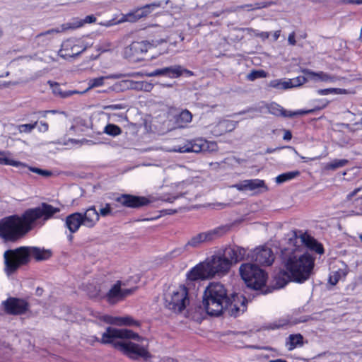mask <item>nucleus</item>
Here are the masks:
<instances>
[{
    "instance_id": "nucleus-9",
    "label": "nucleus",
    "mask_w": 362,
    "mask_h": 362,
    "mask_svg": "<svg viewBox=\"0 0 362 362\" xmlns=\"http://www.w3.org/2000/svg\"><path fill=\"white\" fill-rule=\"evenodd\" d=\"M124 284L117 280L111 286L108 291L103 296V299L110 305H115L123 300L128 296L134 294L138 289L137 286H134L129 288H122Z\"/></svg>"
},
{
    "instance_id": "nucleus-57",
    "label": "nucleus",
    "mask_w": 362,
    "mask_h": 362,
    "mask_svg": "<svg viewBox=\"0 0 362 362\" xmlns=\"http://www.w3.org/2000/svg\"><path fill=\"white\" fill-rule=\"evenodd\" d=\"M9 85H10V82L4 83H1L0 82V89L2 88H4V87H8Z\"/></svg>"
},
{
    "instance_id": "nucleus-36",
    "label": "nucleus",
    "mask_w": 362,
    "mask_h": 362,
    "mask_svg": "<svg viewBox=\"0 0 362 362\" xmlns=\"http://www.w3.org/2000/svg\"><path fill=\"white\" fill-rule=\"evenodd\" d=\"M73 47H61V48L58 51V54L64 58V59H69L74 57L75 55L78 54L79 52L74 53L73 52Z\"/></svg>"
},
{
    "instance_id": "nucleus-38",
    "label": "nucleus",
    "mask_w": 362,
    "mask_h": 362,
    "mask_svg": "<svg viewBox=\"0 0 362 362\" xmlns=\"http://www.w3.org/2000/svg\"><path fill=\"white\" fill-rule=\"evenodd\" d=\"M21 168H28L30 172L37 173V174H38L42 177H50L53 174L51 170H44V169L38 168L37 167L29 166L28 164H27L26 167H21Z\"/></svg>"
},
{
    "instance_id": "nucleus-64",
    "label": "nucleus",
    "mask_w": 362,
    "mask_h": 362,
    "mask_svg": "<svg viewBox=\"0 0 362 362\" xmlns=\"http://www.w3.org/2000/svg\"><path fill=\"white\" fill-rule=\"evenodd\" d=\"M360 279L362 281V275L360 276Z\"/></svg>"
},
{
    "instance_id": "nucleus-30",
    "label": "nucleus",
    "mask_w": 362,
    "mask_h": 362,
    "mask_svg": "<svg viewBox=\"0 0 362 362\" xmlns=\"http://www.w3.org/2000/svg\"><path fill=\"white\" fill-rule=\"evenodd\" d=\"M348 274L346 269H339L337 271L332 272L328 279V283L332 286H335L341 279H344Z\"/></svg>"
},
{
    "instance_id": "nucleus-34",
    "label": "nucleus",
    "mask_w": 362,
    "mask_h": 362,
    "mask_svg": "<svg viewBox=\"0 0 362 362\" xmlns=\"http://www.w3.org/2000/svg\"><path fill=\"white\" fill-rule=\"evenodd\" d=\"M104 133L112 136H117L122 133V130L115 124H107L104 128Z\"/></svg>"
},
{
    "instance_id": "nucleus-45",
    "label": "nucleus",
    "mask_w": 362,
    "mask_h": 362,
    "mask_svg": "<svg viewBox=\"0 0 362 362\" xmlns=\"http://www.w3.org/2000/svg\"><path fill=\"white\" fill-rule=\"evenodd\" d=\"M136 88L146 92H150L153 88V85L151 83L146 81H141L136 83Z\"/></svg>"
},
{
    "instance_id": "nucleus-61",
    "label": "nucleus",
    "mask_w": 362,
    "mask_h": 362,
    "mask_svg": "<svg viewBox=\"0 0 362 362\" xmlns=\"http://www.w3.org/2000/svg\"><path fill=\"white\" fill-rule=\"evenodd\" d=\"M358 124H361L362 126V118L361 119L360 122L355 123V125L358 126Z\"/></svg>"
},
{
    "instance_id": "nucleus-42",
    "label": "nucleus",
    "mask_w": 362,
    "mask_h": 362,
    "mask_svg": "<svg viewBox=\"0 0 362 362\" xmlns=\"http://www.w3.org/2000/svg\"><path fill=\"white\" fill-rule=\"evenodd\" d=\"M288 324V321L286 320H279L278 321H275L272 323H269L267 325V329H278L281 327H284V326H286Z\"/></svg>"
},
{
    "instance_id": "nucleus-47",
    "label": "nucleus",
    "mask_w": 362,
    "mask_h": 362,
    "mask_svg": "<svg viewBox=\"0 0 362 362\" xmlns=\"http://www.w3.org/2000/svg\"><path fill=\"white\" fill-rule=\"evenodd\" d=\"M314 112V110H299L298 112H291L289 113V115L288 117H291L294 115H307V114H309V113H312Z\"/></svg>"
},
{
    "instance_id": "nucleus-2",
    "label": "nucleus",
    "mask_w": 362,
    "mask_h": 362,
    "mask_svg": "<svg viewBox=\"0 0 362 362\" xmlns=\"http://www.w3.org/2000/svg\"><path fill=\"white\" fill-rule=\"evenodd\" d=\"M282 269L274 276L275 286L281 288L289 282L303 284L310 277L315 259L310 255L298 256L293 250L284 249L281 252Z\"/></svg>"
},
{
    "instance_id": "nucleus-35",
    "label": "nucleus",
    "mask_w": 362,
    "mask_h": 362,
    "mask_svg": "<svg viewBox=\"0 0 362 362\" xmlns=\"http://www.w3.org/2000/svg\"><path fill=\"white\" fill-rule=\"evenodd\" d=\"M268 109L269 112L275 116L288 117L289 115V114L286 113V110L276 103H272Z\"/></svg>"
},
{
    "instance_id": "nucleus-29",
    "label": "nucleus",
    "mask_w": 362,
    "mask_h": 362,
    "mask_svg": "<svg viewBox=\"0 0 362 362\" xmlns=\"http://www.w3.org/2000/svg\"><path fill=\"white\" fill-rule=\"evenodd\" d=\"M28 248L30 257H33L37 261L46 260L52 256V252L49 250L40 249L36 247Z\"/></svg>"
},
{
    "instance_id": "nucleus-48",
    "label": "nucleus",
    "mask_w": 362,
    "mask_h": 362,
    "mask_svg": "<svg viewBox=\"0 0 362 362\" xmlns=\"http://www.w3.org/2000/svg\"><path fill=\"white\" fill-rule=\"evenodd\" d=\"M49 125L46 122L41 121L40 122V125L38 126V130L41 132H46L48 131Z\"/></svg>"
},
{
    "instance_id": "nucleus-20",
    "label": "nucleus",
    "mask_w": 362,
    "mask_h": 362,
    "mask_svg": "<svg viewBox=\"0 0 362 362\" xmlns=\"http://www.w3.org/2000/svg\"><path fill=\"white\" fill-rule=\"evenodd\" d=\"M235 187L240 190V191H244V190H250V191H255L257 190V192H262L267 191L268 187L265 185V182L262 180L259 179H251V180H246L243 182L236 184L235 185Z\"/></svg>"
},
{
    "instance_id": "nucleus-32",
    "label": "nucleus",
    "mask_w": 362,
    "mask_h": 362,
    "mask_svg": "<svg viewBox=\"0 0 362 362\" xmlns=\"http://www.w3.org/2000/svg\"><path fill=\"white\" fill-rule=\"evenodd\" d=\"M349 163V160L347 159H334L332 161L327 163L324 166V170H335L337 168L344 167Z\"/></svg>"
},
{
    "instance_id": "nucleus-59",
    "label": "nucleus",
    "mask_w": 362,
    "mask_h": 362,
    "mask_svg": "<svg viewBox=\"0 0 362 362\" xmlns=\"http://www.w3.org/2000/svg\"><path fill=\"white\" fill-rule=\"evenodd\" d=\"M301 158L305 161V162H308V160H314V158H308V157H301Z\"/></svg>"
},
{
    "instance_id": "nucleus-14",
    "label": "nucleus",
    "mask_w": 362,
    "mask_h": 362,
    "mask_svg": "<svg viewBox=\"0 0 362 362\" xmlns=\"http://www.w3.org/2000/svg\"><path fill=\"white\" fill-rule=\"evenodd\" d=\"M210 142L202 138L186 140L178 146L177 151L180 153H201L209 151Z\"/></svg>"
},
{
    "instance_id": "nucleus-8",
    "label": "nucleus",
    "mask_w": 362,
    "mask_h": 362,
    "mask_svg": "<svg viewBox=\"0 0 362 362\" xmlns=\"http://www.w3.org/2000/svg\"><path fill=\"white\" fill-rule=\"evenodd\" d=\"M211 278L226 276L231 269V264L223 252L213 255L206 259Z\"/></svg>"
},
{
    "instance_id": "nucleus-37",
    "label": "nucleus",
    "mask_w": 362,
    "mask_h": 362,
    "mask_svg": "<svg viewBox=\"0 0 362 362\" xmlns=\"http://www.w3.org/2000/svg\"><path fill=\"white\" fill-rule=\"evenodd\" d=\"M139 16H137V13L136 9L129 11L127 14L122 16V18L119 21V23L123 22H131L134 23L139 21Z\"/></svg>"
},
{
    "instance_id": "nucleus-31",
    "label": "nucleus",
    "mask_w": 362,
    "mask_h": 362,
    "mask_svg": "<svg viewBox=\"0 0 362 362\" xmlns=\"http://www.w3.org/2000/svg\"><path fill=\"white\" fill-rule=\"evenodd\" d=\"M160 2H154L152 4H146L142 7L136 8L137 16H139V18H143L148 16L153 8H158L160 6Z\"/></svg>"
},
{
    "instance_id": "nucleus-43",
    "label": "nucleus",
    "mask_w": 362,
    "mask_h": 362,
    "mask_svg": "<svg viewBox=\"0 0 362 362\" xmlns=\"http://www.w3.org/2000/svg\"><path fill=\"white\" fill-rule=\"evenodd\" d=\"M37 122L33 124H23L18 126V130L21 133H30L37 126Z\"/></svg>"
},
{
    "instance_id": "nucleus-62",
    "label": "nucleus",
    "mask_w": 362,
    "mask_h": 362,
    "mask_svg": "<svg viewBox=\"0 0 362 362\" xmlns=\"http://www.w3.org/2000/svg\"><path fill=\"white\" fill-rule=\"evenodd\" d=\"M2 35H3V31H2L1 28L0 27V37L2 36Z\"/></svg>"
},
{
    "instance_id": "nucleus-21",
    "label": "nucleus",
    "mask_w": 362,
    "mask_h": 362,
    "mask_svg": "<svg viewBox=\"0 0 362 362\" xmlns=\"http://www.w3.org/2000/svg\"><path fill=\"white\" fill-rule=\"evenodd\" d=\"M103 320L107 323L117 326L139 327L141 325L139 321L134 320L131 316L112 317L110 315H104Z\"/></svg>"
},
{
    "instance_id": "nucleus-58",
    "label": "nucleus",
    "mask_w": 362,
    "mask_h": 362,
    "mask_svg": "<svg viewBox=\"0 0 362 362\" xmlns=\"http://www.w3.org/2000/svg\"><path fill=\"white\" fill-rule=\"evenodd\" d=\"M110 108H112L113 110L120 109L121 108V105H113L110 106Z\"/></svg>"
},
{
    "instance_id": "nucleus-25",
    "label": "nucleus",
    "mask_w": 362,
    "mask_h": 362,
    "mask_svg": "<svg viewBox=\"0 0 362 362\" xmlns=\"http://www.w3.org/2000/svg\"><path fill=\"white\" fill-rule=\"evenodd\" d=\"M182 75H185L186 77H191L194 76L193 71L187 69L182 66L181 65H174L168 66V77L170 78H177Z\"/></svg>"
},
{
    "instance_id": "nucleus-19",
    "label": "nucleus",
    "mask_w": 362,
    "mask_h": 362,
    "mask_svg": "<svg viewBox=\"0 0 362 362\" xmlns=\"http://www.w3.org/2000/svg\"><path fill=\"white\" fill-rule=\"evenodd\" d=\"M223 253L226 256L228 260L230 262L231 267L233 264H237L244 260L245 257L247 259H248V253H247V250L236 245L226 247L224 250Z\"/></svg>"
},
{
    "instance_id": "nucleus-11",
    "label": "nucleus",
    "mask_w": 362,
    "mask_h": 362,
    "mask_svg": "<svg viewBox=\"0 0 362 362\" xmlns=\"http://www.w3.org/2000/svg\"><path fill=\"white\" fill-rule=\"evenodd\" d=\"M247 259L256 265L271 266L275 260V255L272 248L267 245L256 247L247 254Z\"/></svg>"
},
{
    "instance_id": "nucleus-1",
    "label": "nucleus",
    "mask_w": 362,
    "mask_h": 362,
    "mask_svg": "<svg viewBox=\"0 0 362 362\" xmlns=\"http://www.w3.org/2000/svg\"><path fill=\"white\" fill-rule=\"evenodd\" d=\"M59 211V208L42 202L37 207L25 210L21 216L14 214L4 217L0 220V237L6 241H16L37 224L43 226Z\"/></svg>"
},
{
    "instance_id": "nucleus-56",
    "label": "nucleus",
    "mask_w": 362,
    "mask_h": 362,
    "mask_svg": "<svg viewBox=\"0 0 362 362\" xmlns=\"http://www.w3.org/2000/svg\"><path fill=\"white\" fill-rule=\"evenodd\" d=\"M269 362H287V361L282 358H277L274 360H270Z\"/></svg>"
},
{
    "instance_id": "nucleus-40",
    "label": "nucleus",
    "mask_w": 362,
    "mask_h": 362,
    "mask_svg": "<svg viewBox=\"0 0 362 362\" xmlns=\"http://www.w3.org/2000/svg\"><path fill=\"white\" fill-rule=\"evenodd\" d=\"M269 86L276 89L286 90L288 89V84L287 81H283L281 79H275L269 82Z\"/></svg>"
},
{
    "instance_id": "nucleus-41",
    "label": "nucleus",
    "mask_w": 362,
    "mask_h": 362,
    "mask_svg": "<svg viewBox=\"0 0 362 362\" xmlns=\"http://www.w3.org/2000/svg\"><path fill=\"white\" fill-rule=\"evenodd\" d=\"M267 74L264 70H252L247 76L249 81H255L257 78L266 77Z\"/></svg>"
},
{
    "instance_id": "nucleus-39",
    "label": "nucleus",
    "mask_w": 362,
    "mask_h": 362,
    "mask_svg": "<svg viewBox=\"0 0 362 362\" xmlns=\"http://www.w3.org/2000/svg\"><path fill=\"white\" fill-rule=\"evenodd\" d=\"M108 76H100L98 78H90L88 81V88L91 89L95 87L102 86L104 85V81L105 78H108Z\"/></svg>"
},
{
    "instance_id": "nucleus-27",
    "label": "nucleus",
    "mask_w": 362,
    "mask_h": 362,
    "mask_svg": "<svg viewBox=\"0 0 362 362\" xmlns=\"http://www.w3.org/2000/svg\"><path fill=\"white\" fill-rule=\"evenodd\" d=\"M304 345V337L301 334H291L285 341V346L288 351H293Z\"/></svg>"
},
{
    "instance_id": "nucleus-60",
    "label": "nucleus",
    "mask_w": 362,
    "mask_h": 362,
    "mask_svg": "<svg viewBox=\"0 0 362 362\" xmlns=\"http://www.w3.org/2000/svg\"><path fill=\"white\" fill-rule=\"evenodd\" d=\"M68 239L70 242L72 241L73 240V235H72V233H71L69 236H68Z\"/></svg>"
},
{
    "instance_id": "nucleus-26",
    "label": "nucleus",
    "mask_w": 362,
    "mask_h": 362,
    "mask_svg": "<svg viewBox=\"0 0 362 362\" xmlns=\"http://www.w3.org/2000/svg\"><path fill=\"white\" fill-rule=\"evenodd\" d=\"M192 112L185 109L175 116V124L177 128H186L192 121Z\"/></svg>"
},
{
    "instance_id": "nucleus-28",
    "label": "nucleus",
    "mask_w": 362,
    "mask_h": 362,
    "mask_svg": "<svg viewBox=\"0 0 362 362\" xmlns=\"http://www.w3.org/2000/svg\"><path fill=\"white\" fill-rule=\"evenodd\" d=\"M11 154L10 151H0V165H11L16 168L27 166V164L25 163L10 158Z\"/></svg>"
},
{
    "instance_id": "nucleus-53",
    "label": "nucleus",
    "mask_w": 362,
    "mask_h": 362,
    "mask_svg": "<svg viewBox=\"0 0 362 362\" xmlns=\"http://www.w3.org/2000/svg\"><path fill=\"white\" fill-rule=\"evenodd\" d=\"M288 41L291 45H294L296 43L295 33L293 32L288 35Z\"/></svg>"
},
{
    "instance_id": "nucleus-49",
    "label": "nucleus",
    "mask_w": 362,
    "mask_h": 362,
    "mask_svg": "<svg viewBox=\"0 0 362 362\" xmlns=\"http://www.w3.org/2000/svg\"><path fill=\"white\" fill-rule=\"evenodd\" d=\"M282 131L284 132L283 139L285 141L291 140L292 136H293L291 132L288 129H282Z\"/></svg>"
},
{
    "instance_id": "nucleus-3",
    "label": "nucleus",
    "mask_w": 362,
    "mask_h": 362,
    "mask_svg": "<svg viewBox=\"0 0 362 362\" xmlns=\"http://www.w3.org/2000/svg\"><path fill=\"white\" fill-rule=\"evenodd\" d=\"M117 339H132L137 341H142L144 339L130 329L109 327L103 334L100 342L104 344H112L115 349L132 360L142 359L144 361H148L152 358V355L148 350L147 344L144 346L132 341H115Z\"/></svg>"
},
{
    "instance_id": "nucleus-16",
    "label": "nucleus",
    "mask_w": 362,
    "mask_h": 362,
    "mask_svg": "<svg viewBox=\"0 0 362 362\" xmlns=\"http://www.w3.org/2000/svg\"><path fill=\"white\" fill-rule=\"evenodd\" d=\"M299 233H300V234L298 235V231L293 230L292 233V236L289 238V240H296L298 238H300L301 242L308 250L313 251L319 255L324 254L325 250L322 244L319 243L316 239H315L310 235L308 234L306 232L302 233L301 231H299Z\"/></svg>"
},
{
    "instance_id": "nucleus-15",
    "label": "nucleus",
    "mask_w": 362,
    "mask_h": 362,
    "mask_svg": "<svg viewBox=\"0 0 362 362\" xmlns=\"http://www.w3.org/2000/svg\"><path fill=\"white\" fill-rule=\"evenodd\" d=\"M115 200L124 207L132 209H138L147 206L151 202L146 197L130 194H121L117 197Z\"/></svg>"
},
{
    "instance_id": "nucleus-50",
    "label": "nucleus",
    "mask_w": 362,
    "mask_h": 362,
    "mask_svg": "<svg viewBox=\"0 0 362 362\" xmlns=\"http://www.w3.org/2000/svg\"><path fill=\"white\" fill-rule=\"evenodd\" d=\"M320 95H328L330 93H335V89L334 88H325V89H320L317 90Z\"/></svg>"
},
{
    "instance_id": "nucleus-22",
    "label": "nucleus",
    "mask_w": 362,
    "mask_h": 362,
    "mask_svg": "<svg viewBox=\"0 0 362 362\" xmlns=\"http://www.w3.org/2000/svg\"><path fill=\"white\" fill-rule=\"evenodd\" d=\"M146 52V47L144 49L141 47H125L124 54L129 62L135 63L144 61L146 59L143 57V54Z\"/></svg>"
},
{
    "instance_id": "nucleus-54",
    "label": "nucleus",
    "mask_w": 362,
    "mask_h": 362,
    "mask_svg": "<svg viewBox=\"0 0 362 362\" xmlns=\"http://www.w3.org/2000/svg\"><path fill=\"white\" fill-rule=\"evenodd\" d=\"M281 35V30H276L275 31L272 35L273 41H276Z\"/></svg>"
},
{
    "instance_id": "nucleus-17",
    "label": "nucleus",
    "mask_w": 362,
    "mask_h": 362,
    "mask_svg": "<svg viewBox=\"0 0 362 362\" xmlns=\"http://www.w3.org/2000/svg\"><path fill=\"white\" fill-rule=\"evenodd\" d=\"M186 277L190 281L212 279L206 259L191 268L187 272Z\"/></svg>"
},
{
    "instance_id": "nucleus-33",
    "label": "nucleus",
    "mask_w": 362,
    "mask_h": 362,
    "mask_svg": "<svg viewBox=\"0 0 362 362\" xmlns=\"http://www.w3.org/2000/svg\"><path fill=\"white\" fill-rule=\"evenodd\" d=\"M300 174V173L298 170L284 173L278 175L276 178V181L278 183H283L299 176Z\"/></svg>"
},
{
    "instance_id": "nucleus-51",
    "label": "nucleus",
    "mask_w": 362,
    "mask_h": 362,
    "mask_svg": "<svg viewBox=\"0 0 362 362\" xmlns=\"http://www.w3.org/2000/svg\"><path fill=\"white\" fill-rule=\"evenodd\" d=\"M270 34L268 32H261L256 34V36L262 39L263 40L269 38Z\"/></svg>"
},
{
    "instance_id": "nucleus-23",
    "label": "nucleus",
    "mask_w": 362,
    "mask_h": 362,
    "mask_svg": "<svg viewBox=\"0 0 362 362\" xmlns=\"http://www.w3.org/2000/svg\"><path fill=\"white\" fill-rule=\"evenodd\" d=\"M82 213L75 212L66 216L65 225L71 233H76L80 226L83 225Z\"/></svg>"
},
{
    "instance_id": "nucleus-52",
    "label": "nucleus",
    "mask_w": 362,
    "mask_h": 362,
    "mask_svg": "<svg viewBox=\"0 0 362 362\" xmlns=\"http://www.w3.org/2000/svg\"><path fill=\"white\" fill-rule=\"evenodd\" d=\"M362 189V187H358L356 188L354 190H353L351 192H350L348 195V198L351 199L354 197L355 195L357 194L358 192H359Z\"/></svg>"
},
{
    "instance_id": "nucleus-12",
    "label": "nucleus",
    "mask_w": 362,
    "mask_h": 362,
    "mask_svg": "<svg viewBox=\"0 0 362 362\" xmlns=\"http://www.w3.org/2000/svg\"><path fill=\"white\" fill-rule=\"evenodd\" d=\"M4 312L10 315H25L30 310V303L25 299L17 297H8L2 302Z\"/></svg>"
},
{
    "instance_id": "nucleus-55",
    "label": "nucleus",
    "mask_w": 362,
    "mask_h": 362,
    "mask_svg": "<svg viewBox=\"0 0 362 362\" xmlns=\"http://www.w3.org/2000/svg\"><path fill=\"white\" fill-rule=\"evenodd\" d=\"M271 4L270 3H266V2H263L262 4H257L256 5V8H265V7H267L268 6H269Z\"/></svg>"
},
{
    "instance_id": "nucleus-24",
    "label": "nucleus",
    "mask_w": 362,
    "mask_h": 362,
    "mask_svg": "<svg viewBox=\"0 0 362 362\" xmlns=\"http://www.w3.org/2000/svg\"><path fill=\"white\" fill-rule=\"evenodd\" d=\"M82 217L83 225L88 228H93L99 221L100 215L95 207L92 206L82 214Z\"/></svg>"
},
{
    "instance_id": "nucleus-13",
    "label": "nucleus",
    "mask_w": 362,
    "mask_h": 362,
    "mask_svg": "<svg viewBox=\"0 0 362 362\" xmlns=\"http://www.w3.org/2000/svg\"><path fill=\"white\" fill-rule=\"evenodd\" d=\"M304 76H298L296 78L288 79L287 83L288 84V88H295L298 87L309 80H321V81H327L329 79V76L327 74H325L323 71L314 72L309 69L303 70Z\"/></svg>"
},
{
    "instance_id": "nucleus-6",
    "label": "nucleus",
    "mask_w": 362,
    "mask_h": 362,
    "mask_svg": "<svg viewBox=\"0 0 362 362\" xmlns=\"http://www.w3.org/2000/svg\"><path fill=\"white\" fill-rule=\"evenodd\" d=\"M166 307L175 313H181L189 305L190 297L188 288L180 284L165 296Z\"/></svg>"
},
{
    "instance_id": "nucleus-63",
    "label": "nucleus",
    "mask_w": 362,
    "mask_h": 362,
    "mask_svg": "<svg viewBox=\"0 0 362 362\" xmlns=\"http://www.w3.org/2000/svg\"><path fill=\"white\" fill-rule=\"evenodd\" d=\"M267 153H272V152H274V150L268 149V150L267 151Z\"/></svg>"
},
{
    "instance_id": "nucleus-44",
    "label": "nucleus",
    "mask_w": 362,
    "mask_h": 362,
    "mask_svg": "<svg viewBox=\"0 0 362 362\" xmlns=\"http://www.w3.org/2000/svg\"><path fill=\"white\" fill-rule=\"evenodd\" d=\"M145 75L148 77H153L157 76H165L168 77V67L158 69L151 72H146Z\"/></svg>"
},
{
    "instance_id": "nucleus-46",
    "label": "nucleus",
    "mask_w": 362,
    "mask_h": 362,
    "mask_svg": "<svg viewBox=\"0 0 362 362\" xmlns=\"http://www.w3.org/2000/svg\"><path fill=\"white\" fill-rule=\"evenodd\" d=\"M99 215L105 217L108 215H112L111 206L110 204H106L105 207L100 209Z\"/></svg>"
},
{
    "instance_id": "nucleus-4",
    "label": "nucleus",
    "mask_w": 362,
    "mask_h": 362,
    "mask_svg": "<svg viewBox=\"0 0 362 362\" xmlns=\"http://www.w3.org/2000/svg\"><path fill=\"white\" fill-rule=\"evenodd\" d=\"M202 304L208 315L219 316L231 305L232 300L223 284L212 282L204 292Z\"/></svg>"
},
{
    "instance_id": "nucleus-5",
    "label": "nucleus",
    "mask_w": 362,
    "mask_h": 362,
    "mask_svg": "<svg viewBox=\"0 0 362 362\" xmlns=\"http://www.w3.org/2000/svg\"><path fill=\"white\" fill-rule=\"evenodd\" d=\"M239 270L247 287L254 290H260L266 285L268 274L257 265L244 263L240 265Z\"/></svg>"
},
{
    "instance_id": "nucleus-7",
    "label": "nucleus",
    "mask_w": 362,
    "mask_h": 362,
    "mask_svg": "<svg viewBox=\"0 0 362 362\" xmlns=\"http://www.w3.org/2000/svg\"><path fill=\"white\" fill-rule=\"evenodd\" d=\"M6 270L8 273H13L21 266L28 263L30 260L29 248L21 247L16 250H8L4 252Z\"/></svg>"
},
{
    "instance_id": "nucleus-10",
    "label": "nucleus",
    "mask_w": 362,
    "mask_h": 362,
    "mask_svg": "<svg viewBox=\"0 0 362 362\" xmlns=\"http://www.w3.org/2000/svg\"><path fill=\"white\" fill-rule=\"evenodd\" d=\"M229 230V226H221L206 232L200 233L192 237L186 244V247H197L202 243L210 242L224 235Z\"/></svg>"
},
{
    "instance_id": "nucleus-18",
    "label": "nucleus",
    "mask_w": 362,
    "mask_h": 362,
    "mask_svg": "<svg viewBox=\"0 0 362 362\" xmlns=\"http://www.w3.org/2000/svg\"><path fill=\"white\" fill-rule=\"evenodd\" d=\"M95 21H96V18L93 15L87 16L84 19L75 18V19H73V21L71 22H69V23L62 24L61 25L60 30L59 29H52V30H48L47 32H46L45 33L39 35L38 37H41L42 35H45L47 34H50L52 33H58L59 32L65 31L67 30L76 29V28L82 27L86 23H92L95 22Z\"/></svg>"
}]
</instances>
